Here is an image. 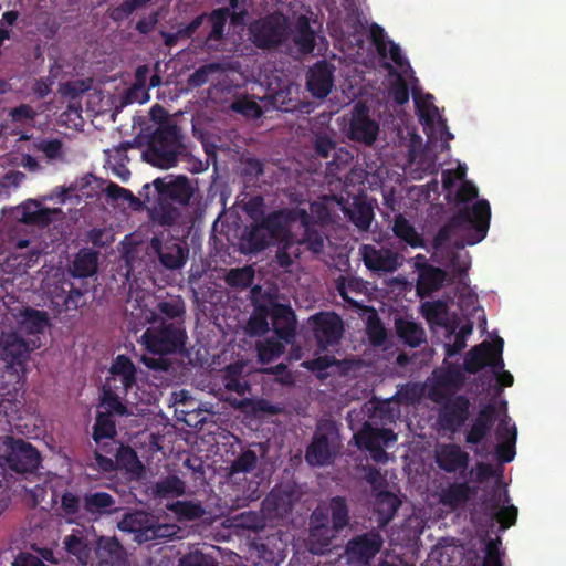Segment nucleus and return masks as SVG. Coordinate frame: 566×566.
<instances>
[{
  "mask_svg": "<svg viewBox=\"0 0 566 566\" xmlns=\"http://www.w3.org/2000/svg\"><path fill=\"white\" fill-rule=\"evenodd\" d=\"M82 507L86 514L94 517L109 515L116 511L115 500L113 495L106 493V491L85 493L82 497Z\"/></svg>",
  "mask_w": 566,
  "mask_h": 566,
  "instance_id": "obj_31",
  "label": "nucleus"
},
{
  "mask_svg": "<svg viewBox=\"0 0 566 566\" xmlns=\"http://www.w3.org/2000/svg\"><path fill=\"white\" fill-rule=\"evenodd\" d=\"M106 384L127 396L136 384L137 369L132 358L119 354L109 367Z\"/></svg>",
  "mask_w": 566,
  "mask_h": 566,
  "instance_id": "obj_15",
  "label": "nucleus"
},
{
  "mask_svg": "<svg viewBox=\"0 0 566 566\" xmlns=\"http://www.w3.org/2000/svg\"><path fill=\"white\" fill-rule=\"evenodd\" d=\"M270 245V241L266 235L265 223L263 217L260 221H254L250 227H247L242 239L241 249L244 253H258L266 249Z\"/></svg>",
  "mask_w": 566,
  "mask_h": 566,
  "instance_id": "obj_33",
  "label": "nucleus"
},
{
  "mask_svg": "<svg viewBox=\"0 0 566 566\" xmlns=\"http://www.w3.org/2000/svg\"><path fill=\"white\" fill-rule=\"evenodd\" d=\"M258 464V455L254 450L247 449L240 452V454L233 459L229 468V474L231 476L238 474H247L255 470Z\"/></svg>",
  "mask_w": 566,
  "mask_h": 566,
  "instance_id": "obj_53",
  "label": "nucleus"
},
{
  "mask_svg": "<svg viewBox=\"0 0 566 566\" xmlns=\"http://www.w3.org/2000/svg\"><path fill=\"white\" fill-rule=\"evenodd\" d=\"M42 457L34 444L7 436L3 441V448L0 450V463L8 465L12 471L19 474L34 472L38 470Z\"/></svg>",
  "mask_w": 566,
  "mask_h": 566,
  "instance_id": "obj_7",
  "label": "nucleus"
},
{
  "mask_svg": "<svg viewBox=\"0 0 566 566\" xmlns=\"http://www.w3.org/2000/svg\"><path fill=\"white\" fill-rule=\"evenodd\" d=\"M296 33L294 43L303 53H311L315 50V31L311 27L310 19L302 15L296 21Z\"/></svg>",
  "mask_w": 566,
  "mask_h": 566,
  "instance_id": "obj_43",
  "label": "nucleus"
},
{
  "mask_svg": "<svg viewBox=\"0 0 566 566\" xmlns=\"http://www.w3.org/2000/svg\"><path fill=\"white\" fill-rule=\"evenodd\" d=\"M229 17L230 9H226V7H219L210 13H207L206 19H208L211 24V30L207 33L205 44L210 43V41H220L223 39Z\"/></svg>",
  "mask_w": 566,
  "mask_h": 566,
  "instance_id": "obj_42",
  "label": "nucleus"
},
{
  "mask_svg": "<svg viewBox=\"0 0 566 566\" xmlns=\"http://www.w3.org/2000/svg\"><path fill=\"white\" fill-rule=\"evenodd\" d=\"M507 491L493 489L490 496L482 501V507L492 521L499 522L502 528H510L516 523L517 509L510 504Z\"/></svg>",
  "mask_w": 566,
  "mask_h": 566,
  "instance_id": "obj_14",
  "label": "nucleus"
},
{
  "mask_svg": "<svg viewBox=\"0 0 566 566\" xmlns=\"http://www.w3.org/2000/svg\"><path fill=\"white\" fill-rule=\"evenodd\" d=\"M491 208L488 200H478L470 207H463L439 228L438 241H450L455 234L462 235L457 247L475 245L484 240L490 229Z\"/></svg>",
  "mask_w": 566,
  "mask_h": 566,
  "instance_id": "obj_4",
  "label": "nucleus"
},
{
  "mask_svg": "<svg viewBox=\"0 0 566 566\" xmlns=\"http://www.w3.org/2000/svg\"><path fill=\"white\" fill-rule=\"evenodd\" d=\"M151 1L153 0H124L118 6L108 10V18L112 19L114 23H120V21L132 17L135 11L147 7Z\"/></svg>",
  "mask_w": 566,
  "mask_h": 566,
  "instance_id": "obj_52",
  "label": "nucleus"
},
{
  "mask_svg": "<svg viewBox=\"0 0 566 566\" xmlns=\"http://www.w3.org/2000/svg\"><path fill=\"white\" fill-rule=\"evenodd\" d=\"M151 247L157 254L160 264L164 268L180 269L186 263L189 255V248L186 242L176 239L160 240L154 238Z\"/></svg>",
  "mask_w": 566,
  "mask_h": 566,
  "instance_id": "obj_16",
  "label": "nucleus"
},
{
  "mask_svg": "<svg viewBox=\"0 0 566 566\" xmlns=\"http://www.w3.org/2000/svg\"><path fill=\"white\" fill-rule=\"evenodd\" d=\"M222 71L223 66L221 63L212 62L202 64L197 70H195L193 73L190 74V76L187 80V83L188 85H190L191 88H199V86L207 84L209 77L212 76L213 73Z\"/></svg>",
  "mask_w": 566,
  "mask_h": 566,
  "instance_id": "obj_56",
  "label": "nucleus"
},
{
  "mask_svg": "<svg viewBox=\"0 0 566 566\" xmlns=\"http://www.w3.org/2000/svg\"><path fill=\"white\" fill-rule=\"evenodd\" d=\"M95 555L97 566H128L125 547L115 536H99Z\"/></svg>",
  "mask_w": 566,
  "mask_h": 566,
  "instance_id": "obj_19",
  "label": "nucleus"
},
{
  "mask_svg": "<svg viewBox=\"0 0 566 566\" xmlns=\"http://www.w3.org/2000/svg\"><path fill=\"white\" fill-rule=\"evenodd\" d=\"M230 108L240 115L249 118H259L262 115V108L259 103L253 101L250 96H242L235 98Z\"/></svg>",
  "mask_w": 566,
  "mask_h": 566,
  "instance_id": "obj_58",
  "label": "nucleus"
},
{
  "mask_svg": "<svg viewBox=\"0 0 566 566\" xmlns=\"http://www.w3.org/2000/svg\"><path fill=\"white\" fill-rule=\"evenodd\" d=\"M301 222L304 226V234L298 241L302 245H306L312 252L321 253L324 248V239L315 222L311 221L307 213H303Z\"/></svg>",
  "mask_w": 566,
  "mask_h": 566,
  "instance_id": "obj_44",
  "label": "nucleus"
},
{
  "mask_svg": "<svg viewBox=\"0 0 566 566\" xmlns=\"http://www.w3.org/2000/svg\"><path fill=\"white\" fill-rule=\"evenodd\" d=\"M168 510L175 512L179 521H196L206 514L200 501H175L168 504Z\"/></svg>",
  "mask_w": 566,
  "mask_h": 566,
  "instance_id": "obj_48",
  "label": "nucleus"
},
{
  "mask_svg": "<svg viewBox=\"0 0 566 566\" xmlns=\"http://www.w3.org/2000/svg\"><path fill=\"white\" fill-rule=\"evenodd\" d=\"M156 310L168 321H182L185 324L186 303L181 297L158 301Z\"/></svg>",
  "mask_w": 566,
  "mask_h": 566,
  "instance_id": "obj_50",
  "label": "nucleus"
},
{
  "mask_svg": "<svg viewBox=\"0 0 566 566\" xmlns=\"http://www.w3.org/2000/svg\"><path fill=\"white\" fill-rule=\"evenodd\" d=\"M438 467L446 472L467 471L470 455L457 443H444L436 452Z\"/></svg>",
  "mask_w": 566,
  "mask_h": 566,
  "instance_id": "obj_21",
  "label": "nucleus"
},
{
  "mask_svg": "<svg viewBox=\"0 0 566 566\" xmlns=\"http://www.w3.org/2000/svg\"><path fill=\"white\" fill-rule=\"evenodd\" d=\"M503 348L504 339L501 337L495 338L492 343L483 340L481 344L472 346L464 357L463 369L470 374H476L485 366L492 367L493 370L504 368Z\"/></svg>",
  "mask_w": 566,
  "mask_h": 566,
  "instance_id": "obj_9",
  "label": "nucleus"
},
{
  "mask_svg": "<svg viewBox=\"0 0 566 566\" xmlns=\"http://www.w3.org/2000/svg\"><path fill=\"white\" fill-rule=\"evenodd\" d=\"M244 366L241 364H230L224 367L222 373V385L228 391L237 392L243 397L251 391V385L243 376Z\"/></svg>",
  "mask_w": 566,
  "mask_h": 566,
  "instance_id": "obj_36",
  "label": "nucleus"
},
{
  "mask_svg": "<svg viewBox=\"0 0 566 566\" xmlns=\"http://www.w3.org/2000/svg\"><path fill=\"white\" fill-rule=\"evenodd\" d=\"M125 395H122L120 391L115 390L108 384H104L101 392V406L105 409V412L109 415V417L114 416H128L129 411L126 408V403H124Z\"/></svg>",
  "mask_w": 566,
  "mask_h": 566,
  "instance_id": "obj_39",
  "label": "nucleus"
},
{
  "mask_svg": "<svg viewBox=\"0 0 566 566\" xmlns=\"http://www.w3.org/2000/svg\"><path fill=\"white\" fill-rule=\"evenodd\" d=\"M497 418V410L494 403L483 405L474 418L470 430L467 431L465 442L468 444H480L490 433Z\"/></svg>",
  "mask_w": 566,
  "mask_h": 566,
  "instance_id": "obj_22",
  "label": "nucleus"
},
{
  "mask_svg": "<svg viewBox=\"0 0 566 566\" xmlns=\"http://www.w3.org/2000/svg\"><path fill=\"white\" fill-rule=\"evenodd\" d=\"M478 492L479 488L469 484L468 481L452 482L441 491L440 502L451 509L462 507Z\"/></svg>",
  "mask_w": 566,
  "mask_h": 566,
  "instance_id": "obj_30",
  "label": "nucleus"
},
{
  "mask_svg": "<svg viewBox=\"0 0 566 566\" xmlns=\"http://www.w3.org/2000/svg\"><path fill=\"white\" fill-rule=\"evenodd\" d=\"M48 325V314L43 311L27 307L22 313V326L30 334L43 333Z\"/></svg>",
  "mask_w": 566,
  "mask_h": 566,
  "instance_id": "obj_51",
  "label": "nucleus"
},
{
  "mask_svg": "<svg viewBox=\"0 0 566 566\" xmlns=\"http://www.w3.org/2000/svg\"><path fill=\"white\" fill-rule=\"evenodd\" d=\"M433 402L440 405L438 423L442 430L455 434L462 429L470 417L471 402L468 396H446L444 392L432 389L429 392Z\"/></svg>",
  "mask_w": 566,
  "mask_h": 566,
  "instance_id": "obj_5",
  "label": "nucleus"
},
{
  "mask_svg": "<svg viewBox=\"0 0 566 566\" xmlns=\"http://www.w3.org/2000/svg\"><path fill=\"white\" fill-rule=\"evenodd\" d=\"M329 511L334 539L349 523V510L346 497L342 495L333 496L329 502Z\"/></svg>",
  "mask_w": 566,
  "mask_h": 566,
  "instance_id": "obj_41",
  "label": "nucleus"
},
{
  "mask_svg": "<svg viewBox=\"0 0 566 566\" xmlns=\"http://www.w3.org/2000/svg\"><path fill=\"white\" fill-rule=\"evenodd\" d=\"M338 360L333 356H321L314 359L306 360L304 366L307 367L308 370L315 373L316 377L319 379L327 378V368L333 365H337Z\"/></svg>",
  "mask_w": 566,
  "mask_h": 566,
  "instance_id": "obj_61",
  "label": "nucleus"
},
{
  "mask_svg": "<svg viewBox=\"0 0 566 566\" xmlns=\"http://www.w3.org/2000/svg\"><path fill=\"white\" fill-rule=\"evenodd\" d=\"M150 116L154 122L158 123V127L149 136L147 148L143 151L142 157L154 167H175L182 148L181 129L178 124L168 120L167 112L159 104L151 106Z\"/></svg>",
  "mask_w": 566,
  "mask_h": 566,
  "instance_id": "obj_3",
  "label": "nucleus"
},
{
  "mask_svg": "<svg viewBox=\"0 0 566 566\" xmlns=\"http://www.w3.org/2000/svg\"><path fill=\"white\" fill-rule=\"evenodd\" d=\"M118 528L125 531V533L135 534V541L144 543L168 536L169 526L160 525L146 511L135 510L124 515L118 522Z\"/></svg>",
  "mask_w": 566,
  "mask_h": 566,
  "instance_id": "obj_10",
  "label": "nucleus"
},
{
  "mask_svg": "<svg viewBox=\"0 0 566 566\" xmlns=\"http://www.w3.org/2000/svg\"><path fill=\"white\" fill-rule=\"evenodd\" d=\"M86 284L77 285L75 281L63 280L50 291V303L55 314L76 311L86 304Z\"/></svg>",
  "mask_w": 566,
  "mask_h": 566,
  "instance_id": "obj_12",
  "label": "nucleus"
},
{
  "mask_svg": "<svg viewBox=\"0 0 566 566\" xmlns=\"http://www.w3.org/2000/svg\"><path fill=\"white\" fill-rule=\"evenodd\" d=\"M422 314L429 322V324H434L439 326H443L451 334L455 332L457 321L449 323L448 318V305L446 301L436 300V301H426L422 306Z\"/></svg>",
  "mask_w": 566,
  "mask_h": 566,
  "instance_id": "obj_34",
  "label": "nucleus"
},
{
  "mask_svg": "<svg viewBox=\"0 0 566 566\" xmlns=\"http://www.w3.org/2000/svg\"><path fill=\"white\" fill-rule=\"evenodd\" d=\"M392 232L397 239L406 242L407 245L412 248L424 247V239L402 213L395 216Z\"/></svg>",
  "mask_w": 566,
  "mask_h": 566,
  "instance_id": "obj_40",
  "label": "nucleus"
},
{
  "mask_svg": "<svg viewBox=\"0 0 566 566\" xmlns=\"http://www.w3.org/2000/svg\"><path fill=\"white\" fill-rule=\"evenodd\" d=\"M265 232L271 243H277L291 239L292 233L289 229V216L284 210H274L263 216Z\"/></svg>",
  "mask_w": 566,
  "mask_h": 566,
  "instance_id": "obj_32",
  "label": "nucleus"
},
{
  "mask_svg": "<svg viewBox=\"0 0 566 566\" xmlns=\"http://www.w3.org/2000/svg\"><path fill=\"white\" fill-rule=\"evenodd\" d=\"M367 334L371 345L381 346L387 338V332L379 318H369Z\"/></svg>",
  "mask_w": 566,
  "mask_h": 566,
  "instance_id": "obj_64",
  "label": "nucleus"
},
{
  "mask_svg": "<svg viewBox=\"0 0 566 566\" xmlns=\"http://www.w3.org/2000/svg\"><path fill=\"white\" fill-rule=\"evenodd\" d=\"M8 119L15 128L34 127L39 112L28 103H21L8 111Z\"/></svg>",
  "mask_w": 566,
  "mask_h": 566,
  "instance_id": "obj_46",
  "label": "nucleus"
},
{
  "mask_svg": "<svg viewBox=\"0 0 566 566\" xmlns=\"http://www.w3.org/2000/svg\"><path fill=\"white\" fill-rule=\"evenodd\" d=\"M83 501L81 496L66 490L61 495L60 506L66 516H76L80 514Z\"/></svg>",
  "mask_w": 566,
  "mask_h": 566,
  "instance_id": "obj_63",
  "label": "nucleus"
},
{
  "mask_svg": "<svg viewBox=\"0 0 566 566\" xmlns=\"http://www.w3.org/2000/svg\"><path fill=\"white\" fill-rule=\"evenodd\" d=\"M250 40L261 50H272L286 42L290 34L289 20L273 12L254 20L249 27Z\"/></svg>",
  "mask_w": 566,
  "mask_h": 566,
  "instance_id": "obj_6",
  "label": "nucleus"
},
{
  "mask_svg": "<svg viewBox=\"0 0 566 566\" xmlns=\"http://www.w3.org/2000/svg\"><path fill=\"white\" fill-rule=\"evenodd\" d=\"M29 354L30 347L23 338L17 337L15 334H11V336L6 339L2 357L7 360L9 366H23L29 358Z\"/></svg>",
  "mask_w": 566,
  "mask_h": 566,
  "instance_id": "obj_37",
  "label": "nucleus"
},
{
  "mask_svg": "<svg viewBox=\"0 0 566 566\" xmlns=\"http://www.w3.org/2000/svg\"><path fill=\"white\" fill-rule=\"evenodd\" d=\"M116 436L115 422L109 415L97 413L96 421L93 424V439L99 443L105 438H114Z\"/></svg>",
  "mask_w": 566,
  "mask_h": 566,
  "instance_id": "obj_55",
  "label": "nucleus"
},
{
  "mask_svg": "<svg viewBox=\"0 0 566 566\" xmlns=\"http://www.w3.org/2000/svg\"><path fill=\"white\" fill-rule=\"evenodd\" d=\"M147 319L153 325L145 328L142 335V345L153 356L143 354L142 361L151 370L169 371L172 363L168 355L184 353L186 348L188 339L186 325L182 321L168 319H161L160 323L155 324V312H151Z\"/></svg>",
  "mask_w": 566,
  "mask_h": 566,
  "instance_id": "obj_2",
  "label": "nucleus"
},
{
  "mask_svg": "<svg viewBox=\"0 0 566 566\" xmlns=\"http://www.w3.org/2000/svg\"><path fill=\"white\" fill-rule=\"evenodd\" d=\"M297 318L292 306L280 304L274 300L272 304V329L277 337L285 342L294 339Z\"/></svg>",
  "mask_w": 566,
  "mask_h": 566,
  "instance_id": "obj_20",
  "label": "nucleus"
},
{
  "mask_svg": "<svg viewBox=\"0 0 566 566\" xmlns=\"http://www.w3.org/2000/svg\"><path fill=\"white\" fill-rule=\"evenodd\" d=\"M63 545L66 553L75 556L80 565H88L92 559L93 545L86 528H73L71 534L64 536Z\"/></svg>",
  "mask_w": 566,
  "mask_h": 566,
  "instance_id": "obj_24",
  "label": "nucleus"
},
{
  "mask_svg": "<svg viewBox=\"0 0 566 566\" xmlns=\"http://www.w3.org/2000/svg\"><path fill=\"white\" fill-rule=\"evenodd\" d=\"M314 338L321 350L336 346L343 338V318L335 312H318L310 317Z\"/></svg>",
  "mask_w": 566,
  "mask_h": 566,
  "instance_id": "obj_11",
  "label": "nucleus"
},
{
  "mask_svg": "<svg viewBox=\"0 0 566 566\" xmlns=\"http://www.w3.org/2000/svg\"><path fill=\"white\" fill-rule=\"evenodd\" d=\"M354 160V155L349 150L344 148H336L334 150L333 158L327 163V175L337 176L339 171L346 169Z\"/></svg>",
  "mask_w": 566,
  "mask_h": 566,
  "instance_id": "obj_60",
  "label": "nucleus"
},
{
  "mask_svg": "<svg viewBox=\"0 0 566 566\" xmlns=\"http://www.w3.org/2000/svg\"><path fill=\"white\" fill-rule=\"evenodd\" d=\"M349 220L360 230H368L375 213L371 205L364 200H355L347 210Z\"/></svg>",
  "mask_w": 566,
  "mask_h": 566,
  "instance_id": "obj_47",
  "label": "nucleus"
},
{
  "mask_svg": "<svg viewBox=\"0 0 566 566\" xmlns=\"http://www.w3.org/2000/svg\"><path fill=\"white\" fill-rule=\"evenodd\" d=\"M395 326L396 334L408 346L418 347L426 340L424 327L415 321L396 318Z\"/></svg>",
  "mask_w": 566,
  "mask_h": 566,
  "instance_id": "obj_38",
  "label": "nucleus"
},
{
  "mask_svg": "<svg viewBox=\"0 0 566 566\" xmlns=\"http://www.w3.org/2000/svg\"><path fill=\"white\" fill-rule=\"evenodd\" d=\"M329 509L316 507L310 517L311 539L318 542L321 546L327 547L333 542V530Z\"/></svg>",
  "mask_w": 566,
  "mask_h": 566,
  "instance_id": "obj_29",
  "label": "nucleus"
},
{
  "mask_svg": "<svg viewBox=\"0 0 566 566\" xmlns=\"http://www.w3.org/2000/svg\"><path fill=\"white\" fill-rule=\"evenodd\" d=\"M400 500L392 493L380 494L376 502V511L380 515V521L387 523L391 521L400 507Z\"/></svg>",
  "mask_w": 566,
  "mask_h": 566,
  "instance_id": "obj_54",
  "label": "nucleus"
},
{
  "mask_svg": "<svg viewBox=\"0 0 566 566\" xmlns=\"http://www.w3.org/2000/svg\"><path fill=\"white\" fill-rule=\"evenodd\" d=\"M473 332V324L467 323L460 327L459 332H454V340L452 344L446 345V354L449 357L455 355L462 350L467 346V337Z\"/></svg>",
  "mask_w": 566,
  "mask_h": 566,
  "instance_id": "obj_62",
  "label": "nucleus"
},
{
  "mask_svg": "<svg viewBox=\"0 0 566 566\" xmlns=\"http://www.w3.org/2000/svg\"><path fill=\"white\" fill-rule=\"evenodd\" d=\"M34 148L43 154L49 161H63L64 146L60 139H42L34 144Z\"/></svg>",
  "mask_w": 566,
  "mask_h": 566,
  "instance_id": "obj_57",
  "label": "nucleus"
},
{
  "mask_svg": "<svg viewBox=\"0 0 566 566\" xmlns=\"http://www.w3.org/2000/svg\"><path fill=\"white\" fill-rule=\"evenodd\" d=\"M139 196L145 203H151L153 220L163 227H172L180 217L178 205H188L193 196V188L188 177H157L153 184L146 182Z\"/></svg>",
  "mask_w": 566,
  "mask_h": 566,
  "instance_id": "obj_1",
  "label": "nucleus"
},
{
  "mask_svg": "<svg viewBox=\"0 0 566 566\" xmlns=\"http://www.w3.org/2000/svg\"><path fill=\"white\" fill-rule=\"evenodd\" d=\"M55 211V209L42 208L39 202L29 200L21 205L19 220L27 224L44 228L52 222V214Z\"/></svg>",
  "mask_w": 566,
  "mask_h": 566,
  "instance_id": "obj_35",
  "label": "nucleus"
},
{
  "mask_svg": "<svg viewBox=\"0 0 566 566\" xmlns=\"http://www.w3.org/2000/svg\"><path fill=\"white\" fill-rule=\"evenodd\" d=\"M186 492V483L178 475H168L157 481L153 485L155 497L180 496Z\"/></svg>",
  "mask_w": 566,
  "mask_h": 566,
  "instance_id": "obj_45",
  "label": "nucleus"
},
{
  "mask_svg": "<svg viewBox=\"0 0 566 566\" xmlns=\"http://www.w3.org/2000/svg\"><path fill=\"white\" fill-rule=\"evenodd\" d=\"M98 269V254L97 252L91 251V249H82L75 254L70 273L73 276L77 285L86 284L87 291L90 289L87 277L94 275Z\"/></svg>",
  "mask_w": 566,
  "mask_h": 566,
  "instance_id": "obj_27",
  "label": "nucleus"
},
{
  "mask_svg": "<svg viewBox=\"0 0 566 566\" xmlns=\"http://www.w3.org/2000/svg\"><path fill=\"white\" fill-rule=\"evenodd\" d=\"M114 457H116V469L124 471L129 481H140L145 475L146 468L129 444L120 443Z\"/></svg>",
  "mask_w": 566,
  "mask_h": 566,
  "instance_id": "obj_26",
  "label": "nucleus"
},
{
  "mask_svg": "<svg viewBox=\"0 0 566 566\" xmlns=\"http://www.w3.org/2000/svg\"><path fill=\"white\" fill-rule=\"evenodd\" d=\"M358 449L373 451L377 444L397 441V434L392 429L374 428L370 422H365L360 430L354 434Z\"/></svg>",
  "mask_w": 566,
  "mask_h": 566,
  "instance_id": "obj_25",
  "label": "nucleus"
},
{
  "mask_svg": "<svg viewBox=\"0 0 566 566\" xmlns=\"http://www.w3.org/2000/svg\"><path fill=\"white\" fill-rule=\"evenodd\" d=\"M379 134V124L369 117L368 111L358 109L349 123L348 136L352 140L371 145Z\"/></svg>",
  "mask_w": 566,
  "mask_h": 566,
  "instance_id": "obj_23",
  "label": "nucleus"
},
{
  "mask_svg": "<svg viewBox=\"0 0 566 566\" xmlns=\"http://www.w3.org/2000/svg\"><path fill=\"white\" fill-rule=\"evenodd\" d=\"M465 380L464 373L460 365L451 364L436 375V385L442 389L458 390Z\"/></svg>",
  "mask_w": 566,
  "mask_h": 566,
  "instance_id": "obj_49",
  "label": "nucleus"
},
{
  "mask_svg": "<svg viewBox=\"0 0 566 566\" xmlns=\"http://www.w3.org/2000/svg\"><path fill=\"white\" fill-rule=\"evenodd\" d=\"M254 280V272L251 266L234 268L227 274L226 282L233 287L245 289L251 286Z\"/></svg>",
  "mask_w": 566,
  "mask_h": 566,
  "instance_id": "obj_59",
  "label": "nucleus"
},
{
  "mask_svg": "<svg viewBox=\"0 0 566 566\" xmlns=\"http://www.w3.org/2000/svg\"><path fill=\"white\" fill-rule=\"evenodd\" d=\"M338 448L339 437L335 424L321 423L306 449L305 461L310 465H325L336 457Z\"/></svg>",
  "mask_w": 566,
  "mask_h": 566,
  "instance_id": "obj_8",
  "label": "nucleus"
},
{
  "mask_svg": "<svg viewBox=\"0 0 566 566\" xmlns=\"http://www.w3.org/2000/svg\"><path fill=\"white\" fill-rule=\"evenodd\" d=\"M334 84L333 65L322 60L310 67L306 80V88L311 95L325 98L329 95Z\"/></svg>",
  "mask_w": 566,
  "mask_h": 566,
  "instance_id": "obj_18",
  "label": "nucleus"
},
{
  "mask_svg": "<svg viewBox=\"0 0 566 566\" xmlns=\"http://www.w3.org/2000/svg\"><path fill=\"white\" fill-rule=\"evenodd\" d=\"M384 539L379 532L370 530L367 533L353 536L347 541L345 552L349 560L359 565H370L374 558L380 553Z\"/></svg>",
  "mask_w": 566,
  "mask_h": 566,
  "instance_id": "obj_13",
  "label": "nucleus"
},
{
  "mask_svg": "<svg viewBox=\"0 0 566 566\" xmlns=\"http://www.w3.org/2000/svg\"><path fill=\"white\" fill-rule=\"evenodd\" d=\"M446 275V271L441 268L428 263L418 265L417 294L420 297H429L431 293L443 286Z\"/></svg>",
  "mask_w": 566,
  "mask_h": 566,
  "instance_id": "obj_28",
  "label": "nucleus"
},
{
  "mask_svg": "<svg viewBox=\"0 0 566 566\" xmlns=\"http://www.w3.org/2000/svg\"><path fill=\"white\" fill-rule=\"evenodd\" d=\"M359 253L369 271L392 273L399 266L398 254L392 249L364 244L359 248Z\"/></svg>",
  "mask_w": 566,
  "mask_h": 566,
  "instance_id": "obj_17",
  "label": "nucleus"
}]
</instances>
